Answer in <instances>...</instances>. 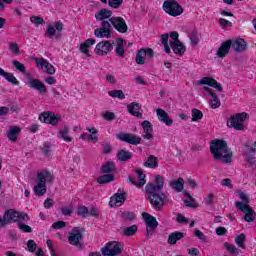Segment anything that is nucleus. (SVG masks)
Segmentation results:
<instances>
[{
	"instance_id": "nucleus-61",
	"label": "nucleus",
	"mask_w": 256,
	"mask_h": 256,
	"mask_svg": "<svg viewBox=\"0 0 256 256\" xmlns=\"http://www.w3.org/2000/svg\"><path fill=\"white\" fill-rule=\"evenodd\" d=\"M123 219H126L127 221H133L135 219V213L125 211L122 213Z\"/></svg>"
},
{
	"instance_id": "nucleus-36",
	"label": "nucleus",
	"mask_w": 256,
	"mask_h": 256,
	"mask_svg": "<svg viewBox=\"0 0 256 256\" xmlns=\"http://www.w3.org/2000/svg\"><path fill=\"white\" fill-rule=\"evenodd\" d=\"M116 169H117V166L115 165V162H107L100 168V171L101 173H104V174H111Z\"/></svg>"
},
{
	"instance_id": "nucleus-44",
	"label": "nucleus",
	"mask_w": 256,
	"mask_h": 256,
	"mask_svg": "<svg viewBox=\"0 0 256 256\" xmlns=\"http://www.w3.org/2000/svg\"><path fill=\"white\" fill-rule=\"evenodd\" d=\"M4 79L8 81V83H11L12 85H19V80L13 75V73L4 72Z\"/></svg>"
},
{
	"instance_id": "nucleus-10",
	"label": "nucleus",
	"mask_w": 256,
	"mask_h": 256,
	"mask_svg": "<svg viewBox=\"0 0 256 256\" xmlns=\"http://www.w3.org/2000/svg\"><path fill=\"white\" fill-rule=\"evenodd\" d=\"M101 27L94 30V35L98 39H111V21L103 20L101 22Z\"/></svg>"
},
{
	"instance_id": "nucleus-35",
	"label": "nucleus",
	"mask_w": 256,
	"mask_h": 256,
	"mask_svg": "<svg viewBox=\"0 0 256 256\" xmlns=\"http://www.w3.org/2000/svg\"><path fill=\"white\" fill-rule=\"evenodd\" d=\"M117 159H119L121 162L129 161L133 157V153L127 151V150H120L118 151L116 155Z\"/></svg>"
},
{
	"instance_id": "nucleus-13",
	"label": "nucleus",
	"mask_w": 256,
	"mask_h": 256,
	"mask_svg": "<svg viewBox=\"0 0 256 256\" xmlns=\"http://www.w3.org/2000/svg\"><path fill=\"white\" fill-rule=\"evenodd\" d=\"M143 219L146 223V235L148 237H152L153 233L155 232V229L159 227V222H157V218L150 215L147 212L142 213Z\"/></svg>"
},
{
	"instance_id": "nucleus-47",
	"label": "nucleus",
	"mask_w": 256,
	"mask_h": 256,
	"mask_svg": "<svg viewBox=\"0 0 256 256\" xmlns=\"http://www.w3.org/2000/svg\"><path fill=\"white\" fill-rule=\"evenodd\" d=\"M210 105L212 109H218V107H221V100H219V97H217V94H212Z\"/></svg>"
},
{
	"instance_id": "nucleus-56",
	"label": "nucleus",
	"mask_w": 256,
	"mask_h": 256,
	"mask_svg": "<svg viewBox=\"0 0 256 256\" xmlns=\"http://www.w3.org/2000/svg\"><path fill=\"white\" fill-rule=\"evenodd\" d=\"M102 148H103V153L105 155H109V153H111V151H113V146H111V144L108 142H103Z\"/></svg>"
},
{
	"instance_id": "nucleus-25",
	"label": "nucleus",
	"mask_w": 256,
	"mask_h": 256,
	"mask_svg": "<svg viewBox=\"0 0 256 256\" xmlns=\"http://www.w3.org/2000/svg\"><path fill=\"white\" fill-rule=\"evenodd\" d=\"M170 47L175 55H184L185 51H187V48L181 41L170 42Z\"/></svg>"
},
{
	"instance_id": "nucleus-15",
	"label": "nucleus",
	"mask_w": 256,
	"mask_h": 256,
	"mask_svg": "<svg viewBox=\"0 0 256 256\" xmlns=\"http://www.w3.org/2000/svg\"><path fill=\"white\" fill-rule=\"evenodd\" d=\"M116 139H118V141H123L124 143H129V145L141 144V137L131 133L121 132L119 134H116Z\"/></svg>"
},
{
	"instance_id": "nucleus-5",
	"label": "nucleus",
	"mask_w": 256,
	"mask_h": 256,
	"mask_svg": "<svg viewBox=\"0 0 256 256\" xmlns=\"http://www.w3.org/2000/svg\"><path fill=\"white\" fill-rule=\"evenodd\" d=\"M85 229L81 227H74L68 236V242L70 245L77 247V249H83V244H81V240L83 239V233Z\"/></svg>"
},
{
	"instance_id": "nucleus-43",
	"label": "nucleus",
	"mask_w": 256,
	"mask_h": 256,
	"mask_svg": "<svg viewBox=\"0 0 256 256\" xmlns=\"http://www.w3.org/2000/svg\"><path fill=\"white\" fill-rule=\"evenodd\" d=\"M12 65H13V67H15L16 71L23 73V75H27V68H25V65H23V63H21L17 60H13Z\"/></svg>"
},
{
	"instance_id": "nucleus-60",
	"label": "nucleus",
	"mask_w": 256,
	"mask_h": 256,
	"mask_svg": "<svg viewBox=\"0 0 256 256\" xmlns=\"http://www.w3.org/2000/svg\"><path fill=\"white\" fill-rule=\"evenodd\" d=\"M194 235H195V237H197V239H199L203 243H205L207 241V236L204 235L203 232H201L200 230H195Z\"/></svg>"
},
{
	"instance_id": "nucleus-16",
	"label": "nucleus",
	"mask_w": 256,
	"mask_h": 256,
	"mask_svg": "<svg viewBox=\"0 0 256 256\" xmlns=\"http://www.w3.org/2000/svg\"><path fill=\"white\" fill-rule=\"evenodd\" d=\"M26 85H28V87L31 89L38 91L40 95H45V93H47V86H45V84L39 79H31L27 77Z\"/></svg>"
},
{
	"instance_id": "nucleus-6",
	"label": "nucleus",
	"mask_w": 256,
	"mask_h": 256,
	"mask_svg": "<svg viewBox=\"0 0 256 256\" xmlns=\"http://www.w3.org/2000/svg\"><path fill=\"white\" fill-rule=\"evenodd\" d=\"M162 9L171 17H179L183 13V7L175 0L165 1Z\"/></svg>"
},
{
	"instance_id": "nucleus-7",
	"label": "nucleus",
	"mask_w": 256,
	"mask_h": 256,
	"mask_svg": "<svg viewBox=\"0 0 256 256\" xmlns=\"http://www.w3.org/2000/svg\"><path fill=\"white\" fill-rule=\"evenodd\" d=\"M245 119H249V114L245 112L238 113L230 118V120L227 122V125L228 127L236 129V131H243V123H245Z\"/></svg>"
},
{
	"instance_id": "nucleus-53",
	"label": "nucleus",
	"mask_w": 256,
	"mask_h": 256,
	"mask_svg": "<svg viewBox=\"0 0 256 256\" xmlns=\"http://www.w3.org/2000/svg\"><path fill=\"white\" fill-rule=\"evenodd\" d=\"M30 21H31V23H33L36 26L45 24V20H43V18L39 17V16L30 17Z\"/></svg>"
},
{
	"instance_id": "nucleus-32",
	"label": "nucleus",
	"mask_w": 256,
	"mask_h": 256,
	"mask_svg": "<svg viewBox=\"0 0 256 256\" xmlns=\"http://www.w3.org/2000/svg\"><path fill=\"white\" fill-rule=\"evenodd\" d=\"M125 45L126 42L123 38H118L116 40V55H118V57H123V55H125Z\"/></svg>"
},
{
	"instance_id": "nucleus-30",
	"label": "nucleus",
	"mask_w": 256,
	"mask_h": 256,
	"mask_svg": "<svg viewBox=\"0 0 256 256\" xmlns=\"http://www.w3.org/2000/svg\"><path fill=\"white\" fill-rule=\"evenodd\" d=\"M61 32H57L55 29V26L48 24L47 30H46V37L49 39H53V37L56 39V41H59L61 39Z\"/></svg>"
},
{
	"instance_id": "nucleus-62",
	"label": "nucleus",
	"mask_w": 256,
	"mask_h": 256,
	"mask_svg": "<svg viewBox=\"0 0 256 256\" xmlns=\"http://www.w3.org/2000/svg\"><path fill=\"white\" fill-rule=\"evenodd\" d=\"M190 41L192 45H197L199 43V35L197 34V31H193L190 35Z\"/></svg>"
},
{
	"instance_id": "nucleus-12",
	"label": "nucleus",
	"mask_w": 256,
	"mask_h": 256,
	"mask_svg": "<svg viewBox=\"0 0 256 256\" xmlns=\"http://www.w3.org/2000/svg\"><path fill=\"white\" fill-rule=\"evenodd\" d=\"M114 43L115 42L111 40H103L96 45L94 49V53L99 57H104V55H109V53L113 51Z\"/></svg>"
},
{
	"instance_id": "nucleus-26",
	"label": "nucleus",
	"mask_w": 256,
	"mask_h": 256,
	"mask_svg": "<svg viewBox=\"0 0 256 256\" xmlns=\"http://www.w3.org/2000/svg\"><path fill=\"white\" fill-rule=\"evenodd\" d=\"M142 127L144 131V135L142 136L143 139H153V126L151 125V122L145 120L142 122Z\"/></svg>"
},
{
	"instance_id": "nucleus-28",
	"label": "nucleus",
	"mask_w": 256,
	"mask_h": 256,
	"mask_svg": "<svg viewBox=\"0 0 256 256\" xmlns=\"http://www.w3.org/2000/svg\"><path fill=\"white\" fill-rule=\"evenodd\" d=\"M169 186L175 189L177 193H181L185 188V180L183 178H178L177 180H171Z\"/></svg>"
},
{
	"instance_id": "nucleus-39",
	"label": "nucleus",
	"mask_w": 256,
	"mask_h": 256,
	"mask_svg": "<svg viewBox=\"0 0 256 256\" xmlns=\"http://www.w3.org/2000/svg\"><path fill=\"white\" fill-rule=\"evenodd\" d=\"M234 241L238 247L245 249V241H247V236L245 234L236 235Z\"/></svg>"
},
{
	"instance_id": "nucleus-23",
	"label": "nucleus",
	"mask_w": 256,
	"mask_h": 256,
	"mask_svg": "<svg viewBox=\"0 0 256 256\" xmlns=\"http://www.w3.org/2000/svg\"><path fill=\"white\" fill-rule=\"evenodd\" d=\"M21 109L19 108L18 104H11L8 106L0 107V117L7 116L8 113H19Z\"/></svg>"
},
{
	"instance_id": "nucleus-49",
	"label": "nucleus",
	"mask_w": 256,
	"mask_h": 256,
	"mask_svg": "<svg viewBox=\"0 0 256 256\" xmlns=\"http://www.w3.org/2000/svg\"><path fill=\"white\" fill-rule=\"evenodd\" d=\"M224 249H226V251H229L232 255H239V250H237V247L231 246L229 242L224 243Z\"/></svg>"
},
{
	"instance_id": "nucleus-57",
	"label": "nucleus",
	"mask_w": 256,
	"mask_h": 256,
	"mask_svg": "<svg viewBox=\"0 0 256 256\" xmlns=\"http://www.w3.org/2000/svg\"><path fill=\"white\" fill-rule=\"evenodd\" d=\"M18 227H19V229H21V231H23V233H32L33 232V228H31V226H29L27 224L18 223Z\"/></svg>"
},
{
	"instance_id": "nucleus-59",
	"label": "nucleus",
	"mask_w": 256,
	"mask_h": 256,
	"mask_svg": "<svg viewBox=\"0 0 256 256\" xmlns=\"http://www.w3.org/2000/svg\"><path fill=\"white\" fill-rule=\"evenodd\" d=\"M42 151H43V155H45L46 157H49V154L51 153V143L45 142L43 144Z\"/></svg>"
},
{
	"instance_id": "nucleus-11",
	"label": "nucleus",
	"mask_w": 256,
	"mask_h": 256,
	"mask_svg": "<svg viewBox=\"0 0 256 256\" xmlns=\"http://www.w3.org/2000/svg\"><path fill=\"white\" fill-rule=\"evenodd\" d=\"M235 207L239 211L244 213V220L247 223H253V221H255V217H256L255 210H253V208H251L249 204H243L241 202H235Z\"/></svg>"
},
{
	"instance_id": "nucleus-8",
	"label": "nucleus",
	"mask_w": 256,
	"mask_h": 256,
	"mask_svg": "<svg viewBox=\"0 0 256 256\" xmlns=\"http://www.w3.org/2000/svg\"><path fill=\"white\" fill-rule=\"evenodd\" d=\"M100 251L103 256H117L123 253V249L117 241L106 243V245L102 247Z\"/></svg>"
},
{
	"instance_id": "nucleus-34",
	"label": "nucleus",
	"mask_w": 256,
	"mask_h": 256,
	"mask_svg": "<svg viewBox=\"0 0 256 256\" xmlns=\"http://www.w3.org/2000/svg\"><path fill=\"white\" fill-rule=\"evenodd\" d=\"M59 139H63L66 143H71L73 141V138L69 136V128L67 126H64L63 129H61L58 132Z\"/></svg>"
},
{
	"instance_id": "nucleus-21",
	"label": "nucleus",
	"mask_w": 256,
	"mask_h": 256,
	"mask_svg": "<svg viewBox=\"0 0 256 256\" xmlns=\"http://www.w3.org/2000/svg\"><path fill=\"white\" fill-rule=\"evenodd\" d=\"M128 113L130 115H133L134 117H137L138 119H141L143 117V113H141V104L137 102H132L127 105Z\"/></svg>"
},
{
	"instance_id": "nucleus-3",
	"label": "nucleus",
	"mask_w": 256,
	"mask_h": 256,
	"mask_svg": "<svg viewBox=\"0 0 256 256\" xmlns=\"http://www.w3.org/2000/svg\"><path fill=\"white\" fill-rule=\"evenodd\" d=\"M38 183L34 186V193L38 197H43L45 193H47V185L53 183L55 181V175H53L48 170H42L37 174Z\"/></svg>"
},
{
	"instance_id": "nucleus-51",
	"label": "nucleus",
	"mask_w": 256,
	"mask_h": 256,
	"mask_svg": "<svg viewBox=\"0 0 256 256\" xmlns=\"http://www.w3.org/2000/svg\"><path fill=\"white\" fill-rule=\"evenodd\" d=\"M109 7H112V9H119L121 5H123V0H108Z\"/></svg>"
},
{
	"instance_id": "nucleus-45",
	"label": "nucleus",
	"mask_w": 256,
	"mask_h": 256,
	"mask_svg": "<svg viewBox=\"0 0 256 256\" xmlns=\"http://www.w3.org/2000/svg\"><path fill=\"white\" fill-rule=\"evenodd\" d=\"M137 229H139L137 225L129 226L123 230V235H125V237H132V235H135V233H137Z\"/></svg>"
},
{
	"instance_id": "nucleus-4",
	"label": "nucleus",
	"mask_w": 256,
	"mask_h": 256,
	"mask_svg": "<svg viewBox=\"0 0 256 256\" xmlns=\"http://www.w3.org/2000/svg\"><path fill=\"white\" fill-rule=\"evenodd\" d=\"M29 215L23 212H17L13 209L7 210L4 213V221L9 225L11 223H17V221H29Z\"/></svg>"
},
{
	"instance_id": "nucleus-48",
	"label": "nucleus",
	"mask_w": 256,
	"mask_h": 256,
	"mask_svg": "<svg viewBox=\"0 0 256 256\" xmlns=\"http://www.w3.org/2000/svg\"><path fill=\"white\" fill-rule=\"evenodd\" d=\"M201 119H203V112L196 108L192 109V121H201Z\"/></svg>"
},
{
	"instance_id": "nucleus-46",
	"label": "nucleus",
	"mask_w": 256,
	"mask_h": 256,
	"mask_svg": "<svg viewBox=\"0 0 256 256\" xmlns=\"http://www.w3.org/2000/svg\"><path fill=\"white\" fill-rule=\"evenodd\" d=\"M136 177L138 178V187H143V185H145V174L143 173V171H141V169H136Z\"/></svg>"
},
{
	"instance_id": "nucleus-50",
	"label": "nucleus",
	"mask_w": 256,
	"mask_h": 256,
	"mask_svg": "<svg viewBox=\"0 0 256 256\" xmlns=\"http://www.w3.org/2000/svg\"><path fill=\"white\" fill-rule=\"evenodd\" d=\"M77 215H79V217H83V219H85L87 217V215H89V209L86 206H80V207H78Z\"/></svg>"
},
{
	"instance_id": "nucleus-19",
	"label": "nucleus",
	"mask_w": 256,
	"mask_h": 256,
	"mask_svg": "<svg viewBox=\"0 0 256 256\" xmlns=\"http://www.w3.org/2000/svg\"><path fill=\"white\" fill-rule=\"evenodd\" d=\"M196 85H208L209 87H213L217 91H223V86L217 80L211 77H204L201 80L196 82Z\"/></svg>"
},
{
	"instance_id": "nucleus-29",
	"label": "nucleus",
	"mask_w": 256,
	"mask_h": 256,
	"mask_svg": "<svg viewBox=\"0 0 256 256\" xmlns=\"http://www.w3.org/2000/svg\"><path fill=\"white\" fill-rule=\"evenodd\" d=\"M113 12L107 8H103L100 11L95 13V19L98 21H105V19H111Z\"/></svg>"
},
{
	"instance_id": "nucleus-31",
	"label": "nucleus",
	"mask_w": 256,
	"mask_h": 256,
	"mask_svg": "<svg viewBox=\"0 0 256 256\" xmlns=\"http://www.w3.org/2000/svg\"><path fill=\"white\" fill-rule=\"evenodd\" d=\"M143 167H147L148 169H157L159 167L157 157L150 155L147 161L143 163Z\"/></svg>"
},
{
	"instance_id": "nucleus-20",
	"label": "nucleus",
	"mask_w": 256,
	"mask_h": 256,
	"mask_svg": "<svg viewBox=\"0 0 256 256\" xmlns=\"http://www.w3.org/2000/svg\"><path fill=\"white\" fill-rule=\"evenodd\" d=\"M127 196L125 193H116L110 198L109 206L110 207H121L125 203Z\"/></svg>"
},
{
	"instance_id": "nucleus-17",
	"label": "nucleus",
	"mask_w": 256,
	"mask_h": 256,
	"mask_svg": "<svg viewBox=\"0 0 256 256\" xmlns=\"http://www.w3.org/2000/svg\"><path fill=\"white\" fill-rule=\"evenodd\" d=\"M228 44L235 53H243V51L247 50V42L241 38L228 40Z\"/></svg>"
},
{
	"instance_id": "nucleus-38",
	"label": "nucleus",
	"mask_w": 256,
	"mask_h": 256,
	"mask_svg": "<svg viewBox=\"0 0 256 256\" xmlns=\"http://www.w3.org/2000/svg\"><path fill=\"white\" fill-rule=\"evenodd\" d=\"M184 195L190 200V201L189 200L184 201V205H186V207H190L192 209H195L198 207L197 202H195V199L193 198V196H191V194L185 191Z\"/></svg>"
},
{
	"instance_id": "nucleus-42",
	"label": "nucleus",
	"mask_w": 256,
	"mask_h": 256,
	"mask_svg": "<svg viewBox=\"0 0 256 256\" xmlns=\"http://www.w3.org/2000/svg\"><path fill=\"white\" fill-rule=\"evenodd\" d=\"M109 97H112L113 99H125V93H123V90H111L108 91Z\"/></svg>"
},
{
	"instance_id": "nucleus-1",
	"label": "nucleus",
	"mask_w": 256,
	"mask_h": 256,
	"mask_svg": "<svg viewBox=\"0 0 256 256\" xmlns=\"http://www.w3.org/2000/svg\"><path fill=\"white\" fill-rule=\"evenodd\" d=\"M163 187H165V179L161 175H156L155 183H148L145 186L147 199L156 211H161L167 201V195L162 192Z\"/></svg>"
},
{
	"instance_id": "nucleus-41",
	"label": "nucleus",
	"mask_w": 256,
	"mask_h": 256,
	"mask_svg": "<svg viewBox=\"0 0 256 256\" xmlns=\"http://www.w3.org/2000/svg\"><path fill=\"white\" fill-rule=\"evenodd\" d=\"M160 39L162 45H164L165 53H171V47L169 46V34H162Z\"/></svg>"
},
{
	"instance_id": "nucleus-33",
	"label": "nucleus",
	"mask_w": 256,
	"mask_h": 256,
	"mask_svg": "<svg viewBox=\"0 0 256 256\" xmlns=\"http://www.w3.org/2000/svg\"><path fill=\"white\" fill-rule=\"evenodd\" d=\"M19 133H21V128H19V126L10 127L7 133V137L9 141H13V142L17 141V135H19Z\"/></svg>"
},
{
	"instance_id": "nucleus-18",
	"label": "nucleus",
	"mask_w": 256,
	"mask_h": 256,
	"mask_svg": "<svg viewBox=\"0 0 256 256\" xmlns=\"http://www.w3.org/2000/svg\"><path fill=\"white\" fill-rule=\"evenodd\" d=\"M39 121L48 123L49 125H57L59 123V117L55 113L48 111L39 115Z\"/></svg>"
},
{
	"instance_id": "nucleus-9",
	"label": "nucleus",
	"mask_w": 256,
	"mask_h": 256,
	"mask_svg": "<svg viewBox=\"0 0 256 256\" xmlns=\"http://www.w3.org/2000/svg\"><path fill=\"white\" fill-rule=\"evenodd\" d=\"M101 27L94 30V35L98 39H111V21L103 20L101 22Z\"/></svg>"
},
{
	"instance_id": "nucleus-63",
	"label": "nucleus",
	"mask_w": 256,
	"mask_h": 256,
	"mask_svg": "<svg viewBox=\"0 0 256 256\" xmlns=\"http://www.w3.org/2000/svg\"><path fill=\"white\" fill-rule=\"evenodd\" d=\"M65 227H67V223L64 221H57L52 224V229H63Z\"/></svg>"
},
{
	"instance_id": "nucleus-40",
	"label": "nucleus",
	"mask_w": 256,
	"mask_h": 256,
	"mask_svg": "<svg viewBox=\"0 0 256 256\" xmlns=\"http://www.w3.org/2000/svg\"><path fill=\"white\" fill-rule=\"evenodd\" d=\"M145 57H147V52H145V49H140L136 54V63L145 65Z\"/></svg>"
},
{
	"instance_id": "nucleus-24",
	"label": "nucleus",
	"mask_w": 256,
	"mask_h": 256,
	"mask_svg": "<svg viewBox=\"0 0 256 256\" xmlns=\"http://www.w3.org/2000/svg\"><path fill=\"white\" fill-rule=\"evenodd\" d=\"M185 237V233L180 231H175L169 234L167 243L168 245H177V241H181Z\"/></svg>"
},
{
	"instance_id": "nucleus-2",
	"label": "nucleus",
	"mask_w": 256,
	"mask_h": 256,
	"mask_svg": "<svg viewBox=\"0 0 256 256\" xmlns=\"http://www.w3.org/2000/svg\"><path fill=\"white\" fill-rule=\"evenodd\" d=\"M210 152L213 155V158L216 161L222 159V163H231L233 161V153L229 152V148L227 146V142L224 140H213L210 146Z\"/></svg>"
},
{
	"instance_id": "nucleus-22",
	"label": "nucleus",
	"mask_w": 256,
	"mask_h": 256,
	"mask_svg": "<svg viewBox=\"0 0 256 256\" xmlns=\"http://www.w3.org/2000/svg\"><path fill=\"white\" fill-rule=\"evenodd\" d=\"M156 115H158L159 121H161V123H165V125H167V127H171V125H173V120L171 118H169V114H167V112H165V110H163L161 108L157 109Z\"/></svg>"
},
{
	"instance_id": "nucleus-64",
	"label": "nucleus",
	"mask_w": 256,
	"mask_h": 256,
	"mask_svg": "<svg viewBox=\"0 0 256 256\" xmlns=\"http://www.w3.org/2000/svg\"><path fill=\"white\" fill-rule=\"evenodd\" d=\"M35 61H36V65H37L38 67H42V69H43L44 67H47V63H49V62H48L47 60H45L44 58H36Z\"/></svg>"
},
{
	"instance_id": "nucleus-54",
	"label": "nucleus",
	"mask_w": 256,
	"mask_h": 256,
	"mask_svg": "<svg viewBox=\"0 0 256 256\" xmlns=\"http://www.w3.org/2000/svg\"><path fill=\"white\" fill-rule=\"evenodd\" d=\"M27 247L30 253H35V251H37V243L35 242V240H29L27 242Z\"/></svg>"
},
{
	"instance_id": "nucleus-37",
	"label": "nucleus",
	"mask_w": 256,
	"mask_h": 256,
	"mask_svg": "<svg viewBox=\"0 0 256 256\" xmlns=\"http://www.w3.org/2000/svg\"><path fill=\"white\" fill-rule=\"evenodd\" d=\"M111 181H115V175L113 174H105L97 179V183H99L100 185H105V183H111Z\"/></svg>"
},
{
	"instance_id": "nucleus-27",
	"label": "nucleus",
	"mask_w": 256,
	"mask_h": 256,
	"mask_svg": "<svg viewBox=\"0 0 256 256\" xmlns=\"http://www.w3.org/2000/svg\"><path fill=\"white\" fill-rule=\"evenodd\" d=\"M230 49L231 44H229V41L223 42L216 52L217 57L223 59V57H226L229 54Z\"/></svg>"
},
{
	"instance_id": "nucleus-14",
	"label": "nucleus",
	"mask_w": 256,
	"mask_h": 256,
	"mask_svg": "<svg viewBox=\"0 0 256 256\" xmlns=\"http://www.w3.org/2000/svg\"><path fill=\"white\" fill-rule=\"evenodd\" d=\"M112 27L118 31V33H127L129 31V26L123 17L113 16L109 19Z\"/></svg>"
},
{
	"instance_id": "nucleus-52",
	"label": "nucleus",
	"mask_w": 256,
	"mask_h": 256,
	"mask_svg": "<svg viewBox=\"0 0 256 256\" xmlns=\"http://www.w3.org/2000/svg\"><path fill=\"white\" fill-rule=\"evenodd\" d=\"M238 195H239V198L241 199L242 202L240 203H243V205H249L250 203V200H249V197L247 196V194H245L243 191H238L237 192Z\"/></svg>"
},
{
	"instance_id": "nucleus-55",
	"label": "nucleus",
	"mask_w": 256,
	"mask_h": 256,
	"mask_svg": "<svg viewBox=\"0 0 256 256\" xmlns=\"http://www.w3.org/2000/svg\"><path fill=\"white\" fill-rule=\"evenodd\" d=\"M102 117H103V119H105V121H114L116 116H115V113L106 111V112L102 113Z\"/></svg>"
},
{
	"instance_id": "nucleus-58",
	"label": "nucleus",
	"mask_w": 256,
	"mask_h": 256,
	"mask_svg": "<svg viewBox=\"0 0 256 256\" xmlns=\"http://www.w3.org/2000/svg\"><path fill=\"white\" fill-rule=\"evenodd\" d=\"M9 49L14 55H19V45L17 43L10 42Z\"/></svg>"
}]
</instances>
